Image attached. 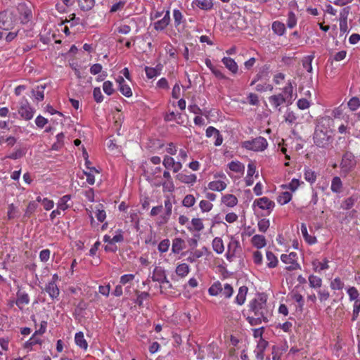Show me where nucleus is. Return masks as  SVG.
<instances>
[{"instance_id": "obj_1", "label": "nucleus", "mask_w": 360, "mask_h": 360, "mask_svg": "<svg viewBox=\"0 0 360 360\" xmlns=\"http://www.w3.org/2000/svg\"><path fill=\"white\" fill-rule=\"evenodd\" d=\"M249 311L254 314L247 318L251 326H257L262 323H267L268 311L266 309V298L264 295H259L250 302Z\"/></svg>"}, {"instance_id": "obj_2", "label": "nucleus", "mask_w": 360, "mask_h": 360, "mask_svg": "<svg viewBox=\"0 0 360 360\" xmlns=\"http://www.w3.org/2000/svg\"><path fill=\"white\" fill-rule=\"evenodd\" d=\"M150 278L152 280V281L157 282L160 284V291L162 294L165 293L164 289L166 287L168 288H172L171 282L167 278L166 271L163 267L160 266H156L153 269L151 275L148 276L147 281H149Z\"/></svg>"}, {"instance_id": "obj_3", "label": "nucleus", "mask_w": 360, "mask_h": 360, "mask_svg": "<svg viewBox=\"0 0 360 360\" xmlns=\"http://www.w3.org/2000/svg\"><path fill=\"white\" fill-rule=\"evenodd\" d=\"M243 148L255 152L264 151L268 146L266 139L262 136H258L251 140L242 142Z\"/></svg>"}, {"instance_id": "obj_4", "label": "nucleus", "mask_w": 360, "mask_h": 360, "mask_svg": "<svg viewBox=\"0 0 360 360\" xmlns=\"http://www.w3.org/2000/svg\"><path fill=\"white\" fill-rule=\"evenodd\" d=\"M16 22L15 15L12 11L6 10L0 12V29L10 30L14 27Z\"/></svg>"}, {"instance_id": "obj_5", "label": "nucleus", "mask_w": 360, "mask_h": 360, "mask_svg": "<svg viewBox=\"0 0 360 360\" xmlns=\"http://www.w3.org/2000/svg\"><path fill=\"white\" fill-rule=\"evenodd\" d=\"M355 165L356 160L354 154L349 151L345 153L340 164L341 174L346 176L354 168Z\"/></svg>"}, {"instance_id": "obj_6", "label": "nucleus", "mask_w": 360, "mask_h": 360, "mask_svg": "<svg viewBox=\"0 0 360 360\" xmlns=\"http://www.w3.org/2000/svg\"><path fill=\"white\" fill-rule=\"evenodd\" d=\"M298 256L296 252H292L288 255L283 254L281 256V260L287 266L285 269L288 271H294L297 269H301L300 265L297 262Z\"/></svg>"}, {"instance_id": "obj_7", "label": "nucleus", "mask_w": 360, "mask_h": 360, "mask_svg": "<svg viewBox=\"0 0 360 360\" xmlns=\"http://www.w3.org/2000/svg\"><path fill=\"white\" fill-rule=\"evenodd\" d=\"M330 139V135L328 134L327 131H324L319 127H317L314 134V143L320 147L325 148L329 143Z\"/></svg>"}, {"instance_id": "obj_8", "label": "nucleus", "mask_w": 360, "mask_h": 360, "mask_svg": "<svg viewBox=\"0 0 360 360\" xmlns=\"http://www.w3.org/2000/svg\"><path fill=\"white\" fill-rule=\"evenodd\" d=\"M18 113L25 120H30L34 114V110L30 106L27 99H23L20 104Z\"/></svg>"}, {"instance_id": "obj_9", "label": "nucleus", "mask_w": 360, "mask_h": 360, "mask_svg": "<svg viewBox=\"0 0 360 360\" xmlns=\"http://www.w3.org/2000/svg\"><path fill=\"white\" fill-rule=\"evenodd\" d=\"M162 165L167 169H172L174 173L179 172L183 167L180 161H175L172 157L167 155L164 156Z\"/></svg>"}, {"instance_id": "obj_10", "label": "nucleus", "mask_w": 360, "mask_h": 360, "mask_svg": "<svg viewBox=\"0 0 360 360\" xmlns=\"http://www.w3.org/2000/svg\"><path fill=\"white\" fill-rule=\"evenodd\" d=\"M162 168L160 167H157L153 169L150 176L148 177V181L155 187H160L161 186L163 187L167 186V182L163 181L160 176Z\"/></svg>"}, {"instance_id": "obj_11", "label": "nucleus", "mask_w": 360, "mask_h": 360, "mask_svg": "<svg viewBox=\"0 0 360 360\" xmlns=\"http://www.w3.org/2000/svg\"><path fill=\"white\" fill-rule=\"evenodd\" d=\"M253 205H257L259 209L266 210L268 214H270L275 207V202L267 197H262L256 199L253 202Z\"/></svg>"}, {"instance_id": "obj_12", "label": "nucleus", "mask_w": 360, "mask_h": 360, "mask_svg": "<svg viewBox=\"0 0 360 360\" xmlns=\"http://www.w3.org/2000/svg\"><path fill=\"white\" fill-rule=\"evenodd\" d=\"M240 250V245L238 240L231 238L228 244L227 252L226 257L228 260L231 261L236 257L239 250Z\"/></svg>"}, {"instance_id": "obj_13", "label": "nucleus", "mask_w": 360, "mask_h": 360, "mask_svg": "<svg viewBox=\"0 0 360 360\" xmlns=\"http://www.w3.org/2000/svg\"><path fill=\"white\" fill-rule=\"evenodd\" d=\"M286 98L283 94L273 95L269 97V102L271 105L276 110L281 111V106L285 103Z\"/></svg>"}, {"instance_id": "obj_14", "label": "nucleus", "mask_w": 360, "mask_h": 360, "mask_svg": "<svg viewBox=\"0 0 360 360\" xmlns=\"http://www.w3.org/2000/svg\"><path fill=\"white\" fill-rule=\"evenodd\" d=\"M170 21V12L167 10L163 18L154 22V29L157 31H162L169 25Z\"/></svg>"}, {"instance_id": "obj_15", "label": "nucleus", "mask_w": 360, "mask_h": 360, "mask_svg": "<svg viewBox=\"0 0 360 360\" xmlns=\"http://www.w3.org/2000/svg\"><path fill=\"white\" fill-rule=\"evenodd\" d=\"M229 184V180H214L209 182L207 188L213 191L221 192L225 190Z\"/></svg>"}, {"instance_id": "obj_16", "label": "nucleus", "mask_w": 360, "mask_h": 360, "mask_svg": "<svg viewBox=\"0 0 360 360\" xmlns=\"http://www.w3.org/2000/svg\"><path fill=\"white\" fill-rule=\"evenodd\" d=\"M329 260L327 258H324L323 261H319L317 259H314L311 261V265L314 272L320 273L322 271L327 270L329 269Z\"/></svg>"}, {"instance_id": "obj_17", "label": "nucleus", "mask_w": 360, "mask_h": 360, "mask_svg": "<svg viewBox=\"0 0 360 360\" xmlns=\"http://www.w3.org/2000/svg\"><path fill=\"white\" fill-rule=\"evenodd\" d=\"M27 149L25 146H17L13 150L6 155V158L18 160L23 158L27 153Z\"/></svg>"}, {"instance_id": "obj_18", "label": "nucleus", "mask_w": 360, "mask_h": 360, "mask_svg": "<svg viewBox=\"0 0 360 360\" xmlns=\"http://www.w3.org/2000/svg\"><path fill=\"white\" fill-rule=\"evenodd\" d=\"M16 296L15 304L19 309H22L23 306L30 303V297L26 292L19 290L16 293Z\"/></svg>"}, {"instance_id": "obj_19", "label": "nucleus", "mask_w": 360, "mask_h": 360, "mask_svg": "<svg viewBox=\"0 0 360 360\" xmlns=\"http://www.w3.org/2000/svg\"><path fill=\"white\" fill-rule=\"evenodd\" d=\"M117 82L119 84V90L122 95L128 98L132 96V91L130 86L127 84L122 77H118Z\"/></svg>"}, {"instance_id": "obj_20", "label": "nucleus", "mask_w": 360, "mask_h": 360, "mask_svg": "<svg viewBox=\"0 0 360 360\" xmlns=\"http://www.w3.org/2000/svg\"><path fill=\"white\" fill-rule=\"evenodd\" d=\"M176 178L181 183L193 185L197 181V176L195 174L179 173Z\"/></svg>"}, {"instance_id": "obj_21", "label": "nucleus", "mask_w": 360, "mask_h": 360, "mask_svg": "<svg viewBox=\"0 0 360 360\" xmlns=\"http://www.w3.org/2000/svg\"><path fill=\"white\" fill-rule=\"evenodd\" d=\"M72 196L70 195H65L61 197L57 202V208L61 212L68 210L72 206L70 202Z\"/></svg>"}, {"instance_id": "obj_22", "label": "nucleus", "mask_w": 360, "mask_h": 360, "mask_svg": "<svg viewBox=\"0 0 360 360\" xmlns=\"http://www.w3.org/2000/svg\"><path fill=\"white\" fill-rule=\"evenodd\" d=\"M45 290L52 300L58 299L60 290L56 283L49 282L46 285Z\"/></svg>"}, {"instance_id": "obj_23", "label": "nucleus", "mask_w": 360, "mask_h": 360, "mask_svg": "<svg viewBox=\"0 0 360 360\" xmlns=\"http://www.w3.org/2000/svg\"><path fill=\"white\" fill-rule=\"evenodd\" d=\"M186 228L190 231H195L200 232L204 229V224L201 219L193 218L191 224L186 226Z\"/></svg>"}, {"instance_id": "obj_24", "label": "nucleus", "mask_w": 360, "mask_h": 360, "mask_svg": "<svg viewBox=\"0 0 360 360\" xmlns=\"http://www.w3.org/2000/svg\"><path fill=\"white\" fill-rule=\"evenodd\" d=\"M75 342L82 349L86 351L88 348V343L84 338L83 332L79 331L75 333Z\"/></svg>"}, {"instance_id": "obj_25", "label": "nucleus", "mask_w": 360, "mask_h": 360, "mask_svg": "<svg viewBox=\"0 0 360 360\" xmlns=\"http://www.w3.org/2000/svg\"><path fill=\"white\" fill-rule=\"evenodd\" d=\"M191 268L186 263L179 264L175 269L176 274L181 278H184L189 274Z\"/></svg>"}, {"instance_id": "obj_26", "label": "nucleus", "mask_w": 360, "mask_h": 360, "mask_svg": "<svg viewBox=\"0 0 360 360\" xmlns=\"http://www.w3.org/2000/svg\"><path fill=\"white\" fill-rule=\"evenodd\" d=\"M46 84H40L34 88L32 91V96L37 101H41L44 98V90Z\"/></svg>"}, {"instance_id": "obj_27", "label": "nucleus", "mask_w": 360, "mask_h": 360, "mask_svg": "<svg viewBox=\"0 0 360 360\" xmlns=\"http://www.w3.org/2000/svg\"><path fill=\"white\" fill-rule=\"evenodd\" d=\"M221 203L228 207H233L238 204V199L234 195L226 194L221 197Z\"/></svg>"}, {"instance_id": "obj_28", "label": "nucleus", "mask_w": 360, "mask_h": 360, "mask_svg": "<svg viewBox=\"0 0 360 360\" xmlns=\"http://www.w3.org/2000/svg\"><path fill=\"white\" fill-rule=\"evenodd\" d=\"M221 62L225 67L229 70L232 73L236 74L238 72V67L236 61L229 57H224Z\"/></svg>"}, {"instance_id": "obj_29", "label": "nucleus", "mask_w": 360, "mask_h": 360, "mask_svg": "<svg viewBox=\"0 0 360 360\" xmlns=\"http://www.w3.org/2000/svg\"><path fill=\"white\" fill-rule=\"evenodd\" d=\"M185 241L183 239L180 238H176L172 241V251L174 254H179L185 248Z\"/></svg>"}, {"instance_id": "obj_30", "label": "nucleus", "mask_w": 360, "mask_h": 360, "mask_svg": "<svg viewBox=\"0 0 360 360\" xmlns=\"http://www.w3.org/2000/svg\"><path fill=\"white\" fill-rule=\"evenodd\" d=\"M251 243L253 246H255V248H257L258 249H261V248H264V246H266V241L265 237L263 235H259V234L255 235L252 238Z\"/></svg>"}, {"instance_id": "obj_31", "label": "nucleus", "mask_w": 360, "mask_h": 360, "mask_svg": "<svg viewBox=\"0 0 360 360\" xmlns=\"http://www.w3.org/2000/svg\"><path fill=\"white\" fill-rule=\"evenodd\" d=\"M161 65H158L155 68L145 67L146 77L148 79H153L161 74Z\"/></svg>"}, {"instance_id": "obj_32", "label": "nucleus", "mask_w": 360, "mask_h": 360, "mask_svg": "<svg viewBox=\"0 0 360 360\" xmlns=\"http://www.w3.org/2000/svg\"><path fill=\"white\" fill-rule=\"evenodd\" d=\"M272 31L278 36H283L285 33V26L280 21H274L271 25Z\"/></svg>"}, {"instance_id": "obj_33", "label": "nucleus", "mask_w": 360, "mask_h": 360, "mask_svg": "<svg viewBox=\"0 0 360 360\" xmlns=\"http://www.w3.org/2000/svg\"><path fill=\"white\" fill-rule=\"evenodd\" d=\"M248 290V288L245 285L239 288L238 294L236 297V303H237L238 305H242L245 303Z\"/></svg>"}, {"instance_id": "obj_34", "label": "nucleus", "mask_w": 360, "mask_h": 360, "mask_svg": "<svg viewBox=\"0 0 360 360\" xmlns=\"http://www.w3.org/2000/svg\"><path fill=\"white\" fill-rule=\"evenodd\" d=\"M349 28L347 25V14L340 13V32L341 35H345L349 32Z\"/></svg>"}, {"instance_id": "obj_35", "label": "nucleus", "mask_w": 360, "mask_h": 360, "mask_svg": "<svg viewBox=\"0 0 360 360\" xmlns=\"http://www.w3.org/2000/svg\"><path fill=\"white\" fill-rule=\"evenodd\" d=\"M342 182L339 176H334L331 181L330 189L333 193H340L342 191Z\"/></svg>"}, {"instance_id": "obj_36", "label": "nucleus", "mask_w": 360, "mask_h": 360, "mask_svg": "<svg viewBox=\"0 0 360 360\" xmlns=\"http://www.w3.org/2000/svg\"><path fill=\"white\" fill-rule=\"evenodd\" d=\"M213 250L217 254H221L224 251L223 240L219 237H216L212 243Z\"/></svg>"}, {"instance_id": "obj_37", "label": "nucleus", "mask_w": 360, "mask_h": 360, "mask_svg": "<svg viewBox=\"0 0 360 360\" xmlns=\"http://www.w3.org/2000/svg\"><path fill=\"white\" fill-rule=\"evenodd\" d=\"M191 5L193 8H198L202 10H209L212 7V4L207 0H193Z\"/></svg>"}, {"instance_id": "obj_38", "label": "nucleus", "mask_w": 360, "mask_h": 360, "mask_svg": "<svg viewBox=\"0 0 360 360\" xmlns=\"http://www.w3.org/2000/svg\"><path fill=\"white\" fill-rule=\"evenodd\" d=\"M80 9L83 11H89L95 6V0H77Z\"/></svg>"}, {"instance_id": "obj_39", "label": "nucleus", "mask_w": 360, "mask_h": 360, "mask_svg": "<svg viewBox=\"0 0 360 360\" xmlns=\"http://www.w3.org/2000/svg\"><path fill=\"white\" fill-rule=\"evenodd\" d=\"M301 233L306 242L308 243L309 245H312L316 243V237L310 236L308 233L307 226L304 224H301Z\"/></svg>"}, {"instance_id": "obj_40", "label": "nucleus", "mask_w": 360, "mask_h": 360, "mask_svg": "<svg viewBox=\"0 0 360 360\" xmlns=\"http://www.w3.org/2000/svg\"><path fill=\"white\" fill-rule=\"evenodd\" d=\"M292 193L289 191H284L281 193L277 197V202L281 205H284L288 203L292 200Z\"/></svg>"}, {"instance_id": "obj_41", "label": "nucleus", "mask_w": 360, "mask_h": 360, "mask_svg": "<svg viewBox=\"0 0 360 360\" xmlns=\"http://www.w3.org/2000/svg\"><path fill=\"white\" fill-rule=\"evenodd\" d=\"M207 249L205 247H203L202 250H196L193 252H191L189 257L187 258V261L193 263L198 259L202 257L204 255V252H207Z\"/></svg>"}, {"instance_id": "obj_42", "label": "nucleus", "mask_w": 360, "mask_h": 360, "mask_svg": "<svg viewBox=\"0 0 360 360\" xmlns=\"http://www.w3.org/2000/svg\"><path fill=\"white\" fill-rule=\"evenodd\" d=\"M266 257L267 260L266 266L269 268H275L278 262L276 256L271 251H266Z\"/></svg>"}, {"instance_id": "obj_43", "label": "nucleus", "mask_w": 360, "mask_h": 360, "mask_svg": "<svg viewBox=\"0 0 360 360\" xmlns=\"http://www.w3.org/2000/svg\"><path fill=\"white\" fill-rule=\"evenodd\" d=\"M96 217L100 222H103L106 219V212L104 209V206L102 204H99L96 207Z\"/></svg>"}, {"instance_id": "obj_44", "label": "nucleus", "mask_w": 360, "mask_h": 360, "mask_svg": "<svg viewBox=\"0 0 360 360\" xmlns=\"http://www.w3.org/2000/svg\"><path fill=\"white\" fill-rule=\"evenodd\" d=\"M56 141L52 145L51 149L53 150H59L64 145L65 135L63 133H59L56 136Z\"/></svg>"}, {"instance_id": "obj_45", "label": "nucleus", "mask_w": 360, "mask_h": 360, "mask_svg": "<svg viewBox=\"0 0 360 360\" xmlns=\"http://www.w3.org/2000/svg\"><path fill=\"white\" fill-rule=\"evenodd\" d=\"M228 167L230 170L237 173H243L245 169L244 165L239 161H231L228 164Z\"/></svg>"}, {"instance_id": "obj_46", "label": "nucleus", "mask_w": 360, "mask_h": 360, "mask_svg": "<svg viewBox=\"0 0 360 360\" xmlns=\"http://www.w3.org/2000/svg\"><path fill=\"white\" fill-rule=\"evenodd\" d=\"M309 286L312 288H319L322 285V279L314 274L309 275Z\"/></svg>"}, {"instance_id": "obj_47", "label": "nucleus", "mask_w": 360, "mask_h": 360, "mask_svg": "<svg viewBox=\"0 0 360 360\" xmlns=\"http://www.w3.org/2000/svg\"><path fill=\"white\" fill-rule=\"evenodd\" d=\"M222 291V285L219 281L214 282L208 289L211 296H217Z\"/></svg>"}, {"instance_id": "obj_48", "label": "nucleus", "mask_w": 360, "mask_h": 360, "mask_svg": "<svg viewBox=\"0 0 360 360\" xmlns=\"http://www.w3.org/2000/svg\"><path fill=\"white\" fill-rule=\"evenodd\" d=\"M304 179L311 184H314L316 181L317 177L315 172H314L309 168H304Z\"/></svg>"}, {"instance_id": "obj_49", "label": "nucleus", "mask_w": 360, "mask_h": 360, "mask_svg": "<svg viewBox=\"0 0 360 360\" xmlns=\"http://www.w3.org/2000/svg\"><path fill=\"white\" fill-rule=\"evenodd\" d=\"M300 186V181L297 179H292L288 184H283L281 187L283 189H289L292 192L295 191Z\"/></svg>"}, {"instance_id": "obj_50", "label": "nucleus", "mask_w": 360, "mask_h": 360, "mask_svg": "<svg viewBox=\"0 0 360 360\" xmlns=\"http://www.w3.org/2000/svg\"><path fill=\"white\" fill-rule=\"evenodd\" d=\"M137 297L135 300V303L139 306H142L143 301L149 298L150 294L148 292H139L136 291Z\"/></svg>"}, {"instance_id": "obj_51", "label": "nucleus", "mask_w": 360, "mask_h": 360, "mask_svg": "<svg viewBox=\"0 0 360 360\" xmlns=\"http://www.w3.org/2000/svg\"><path fill=\"white\" fill-rule=\"evenodd\" d=\"M314 59V56L310 55L304 57L302 60V65L303 68L308 72H312V60Z\"/></svg>"}, {"instance_id": "obj_52", "label": "nucleus", "mask_w": 360, "mask_h": 360, "mask_svg": "<svg viewBox=\"0 0 360 360\" xmlns=\"http://www.w3.org/2000/svg\"><path fill=\"white\" fill-rule=\"evenodd\" d=\"M173 18L175 27H178L183 22L184 15L179 9L173 10Z\"/></svg>"}, {"instance_id": "obj_53", "label": "nucleus", "mask_w": 360, "mask_h": 360, "mask_svg": "<svg viewBox=\"0 0 360 360\" xmlns=\"http://www.w3.org/2000/svg\"><path fill=\"white\" fill-rule=\"evenodd\" d=\"M297 19L295 14L292 11H290L288 14L287 26L290 29L294 28L297 25Z\"/></svg>"}, {"instance_id": "obj_54", "label": "nucleus", "mask_w": 360, "mask_h": 360, "mask_svg": "<svg viewBox=\"0 0 360 360\" xmlns=\"http://www.w3.org/2000/svg\"><path fill=\"white\" fill-rule=\"evenodd\" d=\"M195 198L191 194L186 195L182 201L183 205L186 207H191L195 205Z\"/></svg>"}, {"instance_id": "obj_55", "label": "nucleus", "mask_w": 360, "mask_h": 360, "mask_svg": "<svg viewBox=\"0 0 360 360\" xmlns=\"http://www.w3.org/2000/svg\"><path fill=\"white\" fill-rule=\"evenodd\" d=\"M199 207L202 212H208L212 209L213 205L208 200H202L199 203Z\"/></svg>"}, {"instance_id": "obj_56", "label": "nucleus", "mask_w": 360, "mask_h": 360, "mask_svg": "<svg viewBox=\"0 0 360 360\" xmlns=\"http://www.w3.org/2000/svg\"><path fill=\"white\" fill-rule=\"evenodd\" d=\"M270 222L269 219H262L258 221L257 226L259 231L265 233L269 229Z\"/></svg>"}, {"instance_id": "obj_57", "label": "nucleus", "mask_w": 360, "mask_h": 360, "mask_svg": "<svg viewBox=\"0 0 360 360\" xmlns=\"http://www.w3.org/2000/svg\"><path fill=\"white\" fill-rule=\"evenodd\" d=\"M7 217L8 219H12L18 217V208L13 203L8 205Z\"/></svg>"}, {"instance_id": "obj_58", "label": "nucleus", "mask_w": 360, "mask_h": 360, "mask_svg": "<svg viewBox=\"0 0 360 360\" xmlns=\"http://www.w3.org/2000/svg\"><path fill=\"white\" fill-rule=\"evenodd\" d=\"M292 299L298 304L300 308H302L304 304L303 296L297 292H292L291 294Z\"/></svg>"}, {"instance_id": "obj_59", "label": "nucleus", "mask_w": 360, "mask_h": 360, "mask_svg": "<svg viewBox=\"0 0 360 360\" xmlns=\"http://www.w3.org/2000/svg\"><path fill=\"white\" fill-rule=\"evenodd\" d=\"M344 283L340 278H334L330 283V288L333 290H340L344 288Z\"/></svg>"}, {"instance_id": "obj_60", "label": "nucleus", "mask_w": 360, "mask_h": 360, "mask_svg": "<svg viewBox=\"0 0 360 360\" xmlns=\"http://www.w3.org/2000/svg\"><path fill=\"white\" fill-rule=\"evenodd\" d=\"M349 108L354 111L360 107V100L357 97H352L348 102Z\"/></svg>"}, {"instance_id": "obj_61", "label": "nucleus", "mask_w": 360, "mask_h": 360, "mask_svg": "<svg viewBox=\"0 0 360 360\" xmlns=\"http://www.w3.org/2000/svg\"><path fill=\"white\" fill-rule=\"evenodd\" d=\"M360 312V297L358 300L354 301L353 306V312H352V321H355L359 314Z\"/></svg>"}, {"instance_id": "obj_62", "label": "nucleus", "mask_w": 360, "mask_h": 360, "mask_svg": "<svg viewBox=\"0 0 360 360\" xmlns=\"http://www.w3.org/2000/svg\"><path fill=\"white\" fill-rule=\"evenodd\" d=\"M221 293L226 298H230L233 293V289L230 284L226 283L222 287Z\"/></svg>"}, {"instance_id": "obj_63", "label": "nucleus", "mask_w": 360, "mask_h": 360, "mask_svg": "<svg viewBox=\"0 0 360 360\" xmlns=\"http://www.w3.org/2000/svg\"><path fill=\"white\" fill-rule=\"evenodd\" d=\"M103 91L108 96L114 93L113 84L110 81H105L103 84Z\"/></svg>"}, {"instance_id": "obj_64", "label": "nucleus", "mask_w": 360, "mask_h": 360, "mask_svg": "<svg viewBox=\"0 0 360 360\" xmlns=\"http://www.w3.org/2000/svg\"><path fill=\"white\" fill-rule=\"evenodd\" d=\"M347 292L349 297V300L351 301H355L358 300L359 297V292L357 289L354 287H349L347 288Z\"/></svg>"}]
</instances>
